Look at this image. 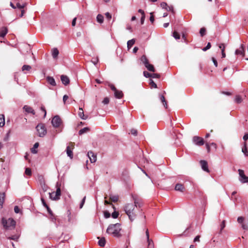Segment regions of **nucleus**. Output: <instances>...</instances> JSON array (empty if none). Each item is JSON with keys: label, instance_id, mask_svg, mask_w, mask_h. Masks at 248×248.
I'll list each match as a JSON object with an SVG mask.
<instances>
[{"label": "nucleus", "instance_id": "4c0bfd02", "mask_svg": "<svg viewBox=\"0 0 248 248\" xmlns=\"http://www.w3.org/2000/svg\"><path fill=\"white\" fill-rule=\"evenodd\" d=\"M173 36L176 39H179L180 38V34L176 31H174L173 33Z\"/></svg>", "mask_w": 248, "mask_h": 248}, {"label": "nucleus", "instance_id": "5701e85b", "mask_svg": "<svg viewBox=\"0 0 248 248\" xmlns=\"http://www.w3.org/2000/svg\"><path fill=\"white\" fill-rule=\"evenodd\" d=\"M78 115L79 117H80L81 119H82L83 120H86L88 118L87 116H85V115L84 114L83 110L82 109V108H79V112H78Z\"/></svg>", "mask_w": 248, "mask_h": 248}, {"label": "nucleus", "instance_id": "b1692460", "mask_svg": "<svg viewBox=\"0 0 248 248\" xmlns=\"http://www.w3.org/2000/svg\"><path fill=\"white\" fill-rule=\"evenodd\" d=\"M47 81L49 84L52 86H55L56 85L54 78L51 77H47L46 78Z\"/></svg>", "mask_w": 248, "mask_h": 248}, {"label": "nucleus", "instance_id": "423d86ee", "mask_svg": "<svg viewBox=\"0 0 248 248\" xmlns=\"http://www.w3.org/2000/svg\"><path fill=\"white\" fill-rule=\"evenodd\" d=\"M51 123L54 127H58L62 124V120L60 116L56 115L53 118Z\"/></svg>", "mask_w": 248, "mask_h": 248}, {"label": "nucleus", "instance_id": "09e8293b", "mask_svg": "<svg viewBox=\"0 0 248 248\" xmlns=\"http://www.w3.org/2000/svg\"><path fill=\"white\" fill-rule=\"evenodd\" d=\"M160 77V76L158 74H156V73L151 74V78H159Z\"/></svg>", "mask_w": 248, "mask_h": 248}, {"label": "nucleus", "instance_id": "cd10ccee", "mask_svg": "<svg viewBox=\"0 0 248 248\" xmlns=\"http://www.w3.org/2000/svg\"><path fill=\"white\" fill-rule=\"evenodd\" d=\"M145 66L147 68V69L151 72H155V69L154 66L152 64H150L149 63L145 65Z\"/></svg>", "mask_w": 248, "mask_h": 248}, {"label": "nucleus", "instance_id": "f257e3e1", "mask_svg": "<svg viewBox=\"0 0 248 248\" xmlns=\"http://www.w3.org/2000/svg\"><path fill=\"white\" fill-rule=\"evenodd\" d=\"M121 231V225L119 223L110 224L107 229V232L109 234H112L114 237H120L122 236L120 232Z\"/></svg>", "mask_w": 248, "mask_h": 248}, {"label": "nucleus", "instance_id": "0eeeda50", "mask_svg": "<svg viewBox=\"0 0 248 248\" xmlns=\"http://www.w3.org/2000/svg\"><path fill=\"white\" fill-rule=\"evenodd\" d=\"M75 147V143L72 142H70L68 144L66 148V153L68 156H69L71 158H72L73 157V154L72 150L74 149Z\"/></svg>", "mask_w": 248, "mask_h": 248}, {"label": "nucleus", "instance_id": "9b49d317", "mask_svg": "<svg viewBox=\"0 0 248 248\" xmlns=\"http://www.w3.org/2000/svg\"><path fill=\"white\" fill-rule=\"evenodd\" d=\"M145 233L148 242L147 248H154V242L152 239L149 238V232L148 229H146Z\"/></svg>", "mask_w": 248, "mask_h": 248}, {"label": "nucleus", "instance_id": "f03ea898", "mask_svg": "<svg viewBox=\"0 0 248 248\" xmlns=\"http://www.w3.org/2000/svg\"><path fill=\"white\" fill-rule=\"evenodd\" d=\"M135 204L132 203H128L124 207V211L125 213L129 217V218L131 221H133L135 219L136 215L134 213V210L135 209V206H137V204L138 202L136 201V200L135 199L134 201Z\"/></svg>", "mask_w": 248, "mask_h": 248}, {"label": "nucleus", "instance_id": "39448f33", "mask_svg": "<svg viewBox=\"0 0 248 248\" xmlns=\"http://www.w3.org/2000/svg\"><path fill=\"white\" fill-rule=\"evenodd\" d=\"M38 132V135L40 137H44L46 133V130L45 125L43 124H39L36 127Z\"/></svg>", "mask_w": 248, "mask_h": 248}, {"label": "nucleus", "instance_id": "49530a36", "mask_svg": "<svg viewBox=\"0 0 248 248\" xmlns=\"http://www.w3.org/2000/svg\"><path fill=\"white\" fill-rule=\"evenodd\" d=\"M211 45L210 43H208L207 44L206 46L202 48V50L204 51H205L207 50L210 49L211 48Z\"/></svg>", "mask_w": 248, "mask_h": 248}, {"label": "nucleus", "instance_id": "f8f14e48", "mask_svg": "<svg viewBox=\"0 0 248 248\" xmlns=\"http://www.w3.org/2000/svg\"><path fill=\"white\" fill-rule=\"evenodd\" d=\"M88 156L91 163H94L96 161V155L92 151L88 152Z\"/></svg>", "mask_w": 248, "mask_h": 248}, {"label": "nucleus", "instance_id": "4468645a", "mask_svg": "<svg viewBox=\"0 0 248 248\" xmlns=\"http://www.w3.org/2000/svg\"><path fill=\"white\" fill-rule=\"evenodd\" d=\"M23 109L28 113H31L32 115L35 114V112L34 110L30 106L28 105H25L23 107Z\"/></svg>", "mask_w": 248, "mask_h": 248}, {"label": "nucleus", "instance_id": "ddd939ff", "mask_svg": "<svg viewBox=\"0 0 248 248\" xmlns=\"http://www.w3.org/2000/svg\"><path fill=\"white\" fill-rule=\"evenodd\" d=\"M200 164L201 165V167H202V169L207 172H209V170L208 169V163H207V162L205 161V160H201L200 161Z\"/></svg>", "mask_w": 248, "mask_h": 248}, {"label": "nucleus", "instance_id": "4d7b16f0", "mask_svg": "<svg viewBox=\"0 0 248 248\" xmlns=\"http://www.w3.org/2000/svg\"><path fill=\"white\" fill-rule=\"evenodd\" d=\"M41 110H42V111H43L44 112V117L45 118L46 114V111L45 107L43 106H42L41 107Z\"/></svg>", "mask_w": 248, "mask_h": 248}, {"label": "nucleus", "instance_id": "393cba45", "mask_svg": "<svg viewBox=\"0 0 248 248\" xmlns=\"http://www.w3.org/2000/svg\"><path fill=\"white\" fill-rule=\"evenodd\" d=\"M97 238L99 239L98 241V245L100 247H104L106 242L105 237L100 238L99 237H98Z\"/></svg>", "mask_w": 248, "mask_h": 248}, {"label": "nucleus", "instance_id": "6ab92c4d", "mask_svg": "<svg viewBox=\"0 0 248 248\" xmlns=\"http://www.w3.org/2000/svg\"><path fill=\"white\" fill-rule=\"evenodd\" d=\"M242 152L244 153L246 156H248V150L247 147V143L246 142H244L243 143V145L242 148Z\"/></svg>", "mask_w": 248, "mask_h": 248}, {"label": "nucleus", "instance_id": "603ef678", "mask_svg": "<svg viewBox=\"0 0 248 248\" xmlns=\"http://www.w3.org/2000/svg\"><path fill=\"white\" fill-rule=\"evenodd\" d=\"M118 215H119V213L118 212H114L113 213H112V217L113 218H116L118 217Z\"/></svg>", "mask_w": 248, "mask_h": 248}, {"label": "nucleus", "instance_id": "c756f323", "mask_svg": "<svg viewBox=\"0 0 248 248\" xmlns=\"http://www.w3.org/2000/svg\"><path fill=\"white\" fill-rule=\"evenodd\" d=\"M39 143L36 142L34 145L33 147L31 149V152L33 154H36L37 153V151L35 150L36 148H37L39 146Z\"/></svg>", "mask_w": 248, "mask_h": 248}, {"label": "nucleus", "instance_id": "473e14b6", "mask_svg": "<svg viewBox=\"0 0 248 248\" xmlns=\"http://www.w3.org/2000/svg\"><path fill=\"white\" fill-rule=\"evenodd\" d=\"M220 226V229L219 233L221 234L222 230L224 229V228L226 226V221L225 220H223L222 221Z\"/></svg>", "mask_w": 248, "mask_h": 248}, {"label": "nucleus", "instance_id": "6e6d98bb", "mask_svg": "<svg viewBox=\"0 0 248 248\" xmlns=\"http://www.w3.org/2000/svg\"><path fill=\"white\" fill-rule=\"evenodd\" d=\"M108 86L113 92H114L117 89L115 86L112 84H109Z\"/></svg>", "mask_w": 248, "mask_h": 248}, {"label": "nucleus", "instance_id": "680f3d73", "mask_svg": "<svg viewBox=\"0 0 248 248\" xmlns=\"http://www.w3.org/2000/svg\"><path fill=\"white\" fill-rule=\"evenodd\" d=\"M14 211L16 213H19L20 212V209L17 206H16L14 207Z\"/></svg>", "mask_w": 248, "mask_h": 248}, {"label": "nucleus", "instance_id": "a18cd8bd", "mask_svg": "<svg viewBox=\"0 0 248 248\" xmlns=\"http://www.w3.org/2000/svg\"><path fill=\"white\" fill-rule=\"evenodd\" d=\"M160 6L163 9H165L166 10L167 9L168 4L167 3L163 2L161 3Z\"/></svg>", "mask_w": 248, "mask_h": 248}, {"label": "nucleus", "instance_id": "c9c22d12", "mask_svg": "<svg viewBox=\"0 0 248 248\" xmlns=\"http://www.w3.org/2000/svg\"><path fill=\"white\" fill-rule=\"evenodd\" d=\"M160 100L161 102L163 103V104L164 106L165 107V108H167V101L165 100V98L164 95H161L160 97Z\"/></svg>", "mask_w": 248, "mask_h": 248}, {"label": "nucleus", "instance_id": "a878e982", "mask_svg": "<svg viewBox=\"0 0 248 248\" xmlns=\"http://www.w3.org/2000/svg\"><path fill=\"white\" fill-rule=\"evenodd\" d=\"M140 60L144 65L149 63L148 59L147 58L146 56L144 55H142L141 57Z\"/></svg>", "mask_w": 248, "mask_h": 248}, {"label": "nucleus", "instance_id": "72a5a7b5", "mask_svg": "<svg viewBox=\"0 0 248 248\" xmlns=\"http://www.w3.org/2000/svg\"><path fill=\"white\" fill-rule=\"evenodd\" d=\"M31 69V67L29 65H24L22 67V71H30Z\"/></svg>", "mask_w": 248, "mask_h": 248}, {"label": "nucleus", "instance_id": "4be33fe9", "mask_svg": "<svg viewBox=\"0 0 248 248\" xmlns=\"http://www.w3.org/2000/svg\"><path fill=\"white\" fill-rule=\"evenodd\" d=\"M59 54V51L57 48H54L52 50V55L54 59H56L57 58Z\"/></svg>", "mask_w": 248, "mask_h": 248}, {"label": "nucleus", "instance_id": "9d476101", "mask_svg": "<svg viewBox=\"0 0 248 248\" xmlns=\"http://www.w3.org/2000/svg\"><path fill=\"white\" fill-rule=\"evenodd\" d=\"M239 174L241 177L240 181L243 183H248V177L246 176L244 174L243 170L239 169L238 170Z\"/></svg>", "mask_w": 248, "mask_h": 248}, {"label": "nucleus", "instance_id": "412c9836", "mask_svg": "<svg viewBox=\"0 0 248 248\" xmlns=\"http://www.w3.org/2000/svg\"><path fill=\"white\" fill-rule=\"evenodd\" d=\"M5 198V193L4 192L0 193V209L2 208V205Z\"/></svg>", "mask_w": 248, "mask_h": 248}, {"label": "nucleus", "instance_id": "0e129e2a", "mask_svg": "<svg viewBox=\"0 0 248 248\" xmlns=\"http://www.w3.org/2000/svg\"><path fill=\"white\" fill-rule=\"evenodd\" d=\"M242 228L245 230H248V224H242Z\"/></svg>", "mask_w": 248, "mask_h": 248}, {"label": "nucleus", "instance_id": "bb28decb", "mask_svg": "<svg viewBox=\"0 0 248 248\" xmlns=\"http://www.w3.org/2000/svg\"><path fill=\"white\" fill-rule=\"evenodd\" d=\"M5 124V117L3 114H0V127H3Z\"/></svg>", "mask_w": 248, "mask_h": 248}, {"label": "nucleus", "instance_id": "69168bd1", "mask_svg": "<svg viewBox=\"0 0 248 248\" xmlns=\"http://www.w3.org/2000/svg\"><path fill=\"white\" fill-rule=\"evenodd\" d=\"M212 61L216 67L217 66V62L216 59L214 57L212 58Z\"/></svg>", "mask_w": 248, "mask_h": 248}, {"label": "nucleus", "instance_id": "79ce46f5", "mask_svg": "<svg viewBox=\"0 0 248 248\" xmlns=\"http://www.w3.org/2000/svg\"><path fill=\"white\" fill-rule=\"evenodd\" d=\"M244 220V218L242 217H238L237 218V222L240 223V224H244L243 223V221Z\"/></svg>", "mask_w": 248, "mask_h": 248}, {"label": "nucleus", "instance_id": "774afa93", "mask_svg": "<svg viewBox=\"0 0 248 248\" xmlns=\"http://www.w3.org/2000/svg\"><path fill=\"white\" fill-rule=\"evenodd\" d=\"M243 140H245V142L248 140V133H246L243 138Z\"/></svg>", "mask_w": 248, "mask_h": 248}, {"label": "nucleus", "instance_id": "e433bc0d", "mask_svg": "<svg viewBox=\"0 0 248 248\" xmlns=\"http://www.w3.org/2000/svg\"><path fill=\"white\" fill-rule=\"evenodd\" d=\"M235 101L237 103H240L242 101V99L240 95H237L235 97Z\"/></svg>", "mask_w": 248, "mask_h": 248}, {"label": "nucleus", "instance_id": "c85d7f7f", "mask_svg": "<svg viewBox=\"0 0 248 248\" xmlns=\"http://www.w3.org/2000/svg\"><path fill=\"white\" fill-rule=\"evenodd\" d=\"M109 200L112 202H117L119 200V197L117 195H111Z\"/></svg>", "mask_w": 248, "mask_h": 248}, {"label": "nucleus", "instance_id": "1a4fd4ad", "mask_svg": "<svg viewBox=\"0 0 248 248\" xmlns=\"http://www.w3.org/2000/svg\"><path fill=\"white\" fill-rule=\"evenodd\" d=\"M27 5L26 3H20L19 2H16V8H18L19 9H21V15H20V17H22L25 13V10H24V8L25 7H26Z\"/></svg>", "mask_w": 248, "mask_h": 248}, {"label": "nucleus", "instance_id": "58836bf2", "mask_svg": "<svg viewBox=\"0 0 248 248\" xmlns=\"http://www.w3.org/2000/svg\"><path fill=\"white\" fill-rule=\"evenodd\" d=\"M206 32V29L205 28H202L200 31V33L202 36H203Z\"/></svg>", "mask_w": 248, "mask_h": 248}, {"label": "nucleus", "instance_id": "37998d69", "mask_svg": "<svg viewBox=\"0 0 248 248\" xmlns=\"http://www.w3.org/2000/svg\"><path fill=\"white\" fill-rule=\"evenodd\" d=\"M8 238L10 240L17 241L18 239V236L17 235H13L12 236L9 237Z\"/></svg>", "mask_w": 248, "mask_h": 248}, {"label": "nucleus", "instance_id": "2eb2a0df", "mask_svg": "<svg viewBox=\"0 0 248 248\" xmlns=\"http://www.w3.org/2000/svg\"><path fill=\"white\" fill-rule=\"evenodd\" d=\"M235 54L236 55H240L243 57L245 55V50H244V46L243 45H241V47L235 50Z\"/></svg>", "mask_w": 248, "mask_h": 248}, {"label": "nucleus", "instance_id": "aec40b11", "mask_svg": "<svg viewBox=\"0 0 248 248\" xmlns=\"http://www.w3.org/2000/svg\"><path fill=\"white\" fill-rule=\"evenodd\" d=\"M8 32V29L7 27H3L0 30V36L4 37Z\"/></svg>", "mask_w": 248, "mask_h": 248}, {"label": "nucleus", "instance_id": "5fc2aeb1", "mask_svg": "<svg viewBox=\"0 0 248 248\" xmlns=\"http://www.w3.org/2000/svg\"><path fill=\"white\" fill-rule=\"evenodd\" d=\"M150 20L152 23H153L154 22L155 18L153 13H150Z\"/></svg>", "mask_w": 248, "mask_h": 248}, {"label": "nucleus", "instance_id": "bf43d9fd", "mask_svg": "<svg viewBox=\"0 0 248 248\" xmlns=\"http://www.w3.org/2000/svg\"><path fill=\"white\" fill-rule=\"evenodd\" d=\"M166 10L168 11H171L172 13H174L173 8L172 6L168 5L167 9H166Z\"/></svg>", "mask_w": 248, "mask_h": 248}, {"label": "nucleus", "instance_id": "338daca9", "mask_svg": "<svg viewBox=\"0 0 248 248\" xmlns=\"http://www.w3.org/2000/svg\"><path fill=\"white\" fill-rule=\"evenodd\" d=\"M200 235H197L196 236L194 239V242H199L200 241Z\"/></svg>", "mask_w": 248, "mask_h": 248}, {"label": "nucleus", "instance_id": "13d9d810", "mask_svg": "<svg viewBox=\"0 0 248 248\" xmlns=\"http://www.w3.org/2000/svg\"><path fill=\"white\" fill-rule=\"evenodd\" d=\"M105 16H106V18L108 19V20H110L111 18V14L108 13V12H107L106 14H105Z\"/></svg>", "mask_w": 248, "mask_h": 248}, {"label": "nucleus", "instance_id": "f704fd0d", "mask_svg": "<svg viewBox=\"0 0 248 248\" xmlns=\"http://www.w3.org/2000/svg\"><path fill=\"white\" fill-rule=\"evenodd\" d=\"M89 130L90 129L88 127H84L79 131V134L81 135L86 132H88Z\"/></svg>", "mask_w": 248, "mask_h": 248}, {"label": "nucleus", "instance_id": "8fccbe9b", "mask_svg": "<svg viewBox=\"0 0 248 248\" xmlns=\"http://www.w3.org/2000/svg\"><path fill=\"white\" fill-rule=\"evenodd\" d=\"M143 75H144V76L146 78H151V74L149 73V72H148L147 71H144Z\"/></svg>", "mask_w": 248, "mask_h": 248}, {"label": "nucleus", "instance_id": "20e7f679", "mask_svg": "<svg viewBox=\"0 0 248 248\" xmlns=\"http://www.w3.org/2000/svg\"><path fill=\"white\" fill-rule=\"evenodd\" d=\"M2 223L6 229L14 228L16 225V221L12 218H9L6 220L3 218Z\"/></svg>", "mask_w": 248, "mask_h": 248}, {"label": "nucleus", "instance_id": "a211bd4d", "mask_svg": "<svg viewBox=\"0 0 248 248\" xmlns=\"http://www.w3.org/2000/svg\"><path fill=\"white\" fill-rule=\"evenodd\" d=\"M61 80L63 84L67 85L69 83L70 80L67 76L62 75L61 77Z\"/></svg>", "mask_w": 248, "mask_h": 248}, {"label": "nucleus", "instance_id": "7ed1b4c3", "mask_svg": "<svg viewBox=\"0 0 248 248\" xmlns=\"http://www.w3.org/2000/svg\"><path fill=\"white\" fill-rule=\"evenodd\" d=\"M56 186L57 187L56 192L49 193L50 199L53 201L59 200L61 195V185L57 183Z\"/></svg>", "mask_w": 248, "mask_h": 248}, {"label": "nucleus", "instance_id": "c03bdc74", "mask_svg": "<svg viewBox=\"0 0 248 248\" xmlns=\"http://www.w3.org/2000/svg\"><path fill=\"white\" fill-rule=\"evenodd\" d=\"M109 102V98L106 97L104 98V100L102 101V103L105 105H107V104H108Z\"/></svg>", "mask_w": 248, "mask_h": 248}, {"label": "nucleus", "instance_id": "052dcab7", "mask_svg": "<svg viewBox=\"0 0 248 248\" xmlns=\"http://www.w3.org/2000/svg\"><path fill=\"white\" fill-rule=\"evenodd\" d=\"M99 60H98V58H96L95 59H93L92 60V62L94 64V65H96L97 62H98Z\"/></svg>", "mask_w": 248, "mask_h": 248}, {"label": "nucleus", "instance_id": "7c9ffc66", "mask_svg": "<svg viewBox=\"0 0 248 248\" xmlns=\"http://www.w3.org/2000/svg\"><path fill=\"white\" fill-rule=\"evenodd\" d=\"M96 19L98 22L102 23L104 21V16L102 15L99 14L96 17Z\"/></svg>", "mask_w": 248, "mask_h": 248}, {"label": "nucleus", "instance_id": "6e6552de", "mask_svg": "<svg viewBox=\"0 0 248 248\" xmlns=\"http://www.w3.org/2000/svg\"><path fill=\"white\" fill-rule=\"evenodd\" d=\"M193 141L198 146L203 145L204 143L203 139L198 136H194L193 138Z\"/></svg>", "mask_w": 248, "mask_h": 248}, {"label": "nucleus", "instance_id": "e2e57ef3", "mask_svg": "<svg viewBox=\"0 0 248 248\" xmlns=\"http://www.w3.org/2000/svg\"><path fill=\"white\" fill-rule=\"evenodd\" d=\"M41 201H42V202L43 205L45 207H47L48 205L46 204V202L43 198H41Z\"/></svg>", "mask_w": 248, "mask_h": 248}, {"label": "nucleus", "instance_id": "864d4df0", "mask_svg": "<svg viewBox=\"0 0 248 248\" xmlns=\"http://www.w3.org/2000/svg\"><path fill=\"white\" fill-rule=\"evenodd\" d=\"M219 47L221 50V51H223V50H224V51H225L226 46H225V45L224 44H220L219 45Z\"/></svg>", "mask_w": 248, "mask_h": 248}, {"label": "nucleus", "instance_id": "3c124183", "mask_svg": "<svg viewBox=\"0 0 248 248\" xmlns=\"http://www.w3.org/2000/svg\"><path fill=\"white\" fill-rule=\"evenodd\" d=\"M85 200H86V196H84V197L83 198V199L80 204V206H79L80 208H82V207L83 206V205L85 202Z\"/></svg>", "mask_w": 248, "mask_h": 248}, {"label": "nucleus", "instance_id": "de8ad7c7", "mask_svg": "<svg viewBox=\"0 0 248 248\" xmlns=\"http://www.w3.org/2000/svg\"><path fill=\"white\" fill-rule=\"evenodd\" d=\"M130 132H131V134L135 136H137L138 134L137 130L134 128H133L131 130Z\"/></svg>", "mask_w": 248, "mask_h": 248}, {"label": "nucleus", "instance_id": "f3484780", "mask_svg": "<svg viewBox=\"0 0 248 248\" xmlns=\"http://www.w3.org/2000/svg\"><path fill=\"white\" fill-rule=\"evenodd\" d=\"M175 190L183 192L185 191V187L182 184H177L175 187Z\"/></svg>", "mask_w": 248, "mask_h": 248}, {"label": "nucleus", "instance_id": "ea45409f", "mask_svg": "<svg viewBox=\"0 0 248 248\" xmlns=\"http://www.w3.org/2000/svg\"><path fill=\"white\" fill-rule=\"evenodd\" d=\"M25 173L26 175L31 176V170L30 168H26L25 170Z\"/></svg>", "mask_w": 248, "mask_h": 248}, {"label": "nucleus", "instance_id": "dca6fc26", "mask_svg": "<svg viewBox=\"0 0 248 248\" xmlns=\"http://www.w3.org/2000/svg\"><path fill=\"white\" fill-rule=\"evenodd\" d=\"M114 96L118 99H121L123 98L124 96V93H123L122 91L121 90H118L116 89L114 92Z\"/></svg>", "mask_w": 248, "mask_h": 248}, {"label": "nucleus", "instance_id": "a19ab883", "mask_svg": "<svg viewBox=\"0 0 248 248\" xmlns=\"http://www.w3.org/2000/svg\"><path fill=\"white\" fill-rule=\"evenodd\" d=\"M150 85H151V87L156 88L157 85L154 82V81L152 79H150Z\"/></svg>", "mask_w": 248, "mask_h": 248}, {"label": "nucleus", "instance_id": "2f4dec72", "mask_svg": "<svg viewBox=\"0 0 248 248\" xmlns=\"http://www.w3.org/2000/svg\"><path fill=\"white\" fill-rule=\"evenodd\" d=\"M135 40L134 39L128 41L127 43L128 48L129 49L130 48H131L132 46L135 44Z\"/></svg>", "mask_w": 248, "mask_h": 248}]
</instances>
